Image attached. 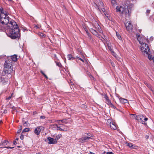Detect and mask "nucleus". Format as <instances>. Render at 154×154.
Returning a JSON list of instances; mask_svg holds the SVG:
<instances>
[{
    "label": "nucleus",
    "instance_id": "2",
    "mask_svg": "<svg viewBox=\"0 0 154 154\" xmlns=\"http://www.w3.org/2000/svg\"><path fill=\"white\" fill-rule=\"evenodd\" d=\"M137 38L141 44V49L143 53H145L146 54H148V52L149 51V49L147 45H146L145 43V40H146L145 38H140L139 35H137Z\"/></svg>",
    "mask_w": 154,
    "mask_h": 154
},
{
    "label": "nucleus",
    "instance_id": "27",
    "mask_svg": "<svg viewBox=\"0 0 154 154\" xmlns=\"http://www.w3.org/2000/svg\"><path fill=\"white\" fill-rule=\"evenodd\" d=\"M103 96H104V98L106 99V100L109 99L108 97L106 94H104L103 95Z\"/></svg>",
    "mask_w": 154,
    "mask_h": 154
},
{
    "label": "nucleus",
    "instance_id": "61",
    "mask_svg": "<svg viewBox=\"0 0 154 154\" xmlns=\"http://www.w3.org/2000/svg\"><path fill=\"white\" fill-rule=\"evenodd\" d=\"M133 119H134V116H133Z\"/></svg>",
    "mask_w": 154,
    "mask_h": 154
},
{
    "label": "nucleus",
    "instance_id": "36",
    "mask_svg": "<svg viewBox=\"0 0 154 154\" xmlns=\"http://www.w3.org/2000/svg\"><path fill=\"white\" fill-rule=\"evenodd\" d=\"M60 120V121L62 122V123H63L64 122H65L66 121V119H63L62 120Z\"/></svg>",
    "mask_w": 154,
    "mask_h": 154
},
{
    "label": "nucleus",
    "instance_id": "10",
    "mask_svg": "<svg viewBox=\"0 0 154 154\" xmlns=\"http://www.w3.org/2000/svg\"><path fill=\"white\" fill-rule=\"evenodd\" d=\"M144 118L143 116L142 115H139L137 116L136 119L138 121L142 123L143 124V119Z\"/></svg>",
    "mask_w": 154,
    "mask_h": 154
},
{
    "label": "nucleus",
    "instance_id": "3",
    "mask_svg": "<svg viewBox=\"0 0 154 154\" xmlns=\"http://www.w3.org/2000/svg\"><path fill=\"white\" fill-rule=\"evenodd\" d=\"M5 67L2 72V74L5 75L11 73L13 71V67L12 64V60H8L5 61L4 64Z\"/></svg>",
    "mask_w": 154,
    "mask_h": 154
},
{
    "label": "nucleus",
    "instance_id": "17",
    "mask_svg": "<svg viewBox=\"0 0 154 154\" xmlns=\"http://www.w3.org/2000/svg\"><path fill=\"white\" fill-rule=\"evenodd\" d=\"M67 57L68 59L69 60H72L75 59L74 57L72 56V55L70 54L67 55Z\"/></svg>",
    "mask_w": 154,
    "mask_h": 154
},
{
    "label": "nucleus",
    "instance_id": "62",
    "mask_svg": "<svg viewBox=\"0 0 154 154\" xmlns=\"http://www.w3.org/2000/svg\"><path fill=\"white\" fill-rule=\"evenodd\" d=\"M97 27H98V26H99L98 24H97Z\"/></svg>",
    "mask_w": 154,
    "mask_h": 154
},
{
    "label": "nucleus",
    "instance_id": "54",
    "mask_svg": "<svg viewBox=\"0 0 154 154\" xmlns=\"http://www.w3.org/2000/svg\"><path fill=\"white\" fill-rule=\"evenodd\" d=\"M153 39V37H151L150 38V39H151V40H152Z\"/></svg>",
    "mask_w": 154,
    "mask_h": 154
},
{
    "label": "nucleus",
    "instance_id": "44",
    "mask_svg": "<svg viewBox=\"0 0 154 154\" xmlns=\"http://www.w3.org/2000/svg\"><path fill=\"white\" fill-rule=\"evenodd\" d=\"M22 129V126L21 125H20L19 129L21 130Z\"/></svg>",
    "mask_w": 154,
    "mask_h": 154
},
{
    "label": "nucleus",
    "instance_id": "6",
    "mask_svg": "<svg viewBox=\"0 0 154 154\" xmlns=\"http://www.w3.org/2000/svg\"><path fill=\"white\" fill-rule=\"evenodd\" d=\"M107 125L108 126H109L111 129L115 130L116 129L117 127L116 123L112 121L110 119H108L107 121Z\"/></svg>",
    "mask_w": 154,
    "mask_h": 154
},
{
    "label": "nucleus",
    "instance_id": "12",
    "mask_svg": "<svg viewBox=\"0 0 154 154\" xmlns=\"http://www.w3.org/2000/svg\"><path fill=\"white\" fill-rule=\"evenodd\" d=\"M40 127V126L38 127L34 130V132L37 135H38L40 133L41 131Z\"/></svg>",
    "mask_w": 154,
    "mask_h": 154
},
{
    "label": "nucleus",
    "instance_id": "29",
    "mask_svg": "<svg viewBox=\"0 0 154 154\" xmlns=\"http://www.w3.org/2000/svg\"><path fill=\"white\" fill-rule=\"evenodd\" d=\"M76 58H77V59H79V60H81V61H82V62H84V60H83L82 59V58H80L79 57H76Z\"/></svg>",
    "mask_w": 154,
    "mask_h": 154
},
{
    "label": "nucleus",
    "instance_id": "18",
    "mask_svg": "<svg viewBox=\"0 0 154 154\" xmlns=\"http://www.w3.org/2000/svg\"><path fill=\"white\" fill-rule=\"evenodd\" d=\"M8 143V141L5 140L2 143V145L3 146H5Z\"/></svg>",
    "mask_w": 154,
    "mask_h": 154
},
{
    "label": "nucleus",
    "instance_id": "15",
    "mask_svg": "<svg viewBox=\"0 0 154 154\" xmlns=\"http://www.w3.org/2000/svg\"><path fill=\"white\" fill-rule=\"evenodd\" d=\"M106 103L107 104L109 105L111 107H113L114 108V106L111 103L110 100L109 99H108L106 100Z\"/></svg>",
    "mask_w": 154,
    "mask_h": 154
},
{
    "label": "nucleus",
    "instance_id": "45",
    "mask_svg": "<svg viewBox=\"0 0 154 154\" xmlns=\"http://www.w3.org/2000/svg\"><path fill=\"white\" fill-rule=\"evenodd\" d=\"M13 143L14 145H15L17 144V142L16 141H14L13 142Z\"/></svg>",
    "mask_w": 154,
    "mask_h": 154
},
{
    "label": "nucleus",
    "instance_id": "47",
    "mask_svg": "<svg viewBox=\"0 0 154 154\" xmlns=\"http://www.w3.org/2000/svg\"><path fill=\"white\" fill-rule=\"evenodd\" d=\"M12 109H13L14 110V111H15V109H15V107L14 106H13L12 107Z\"/></svg>",
    "mask_w": 154,
    "mask_h": 154
},
{
    "label": "nucleus",
    "instance_id": "4",
    "mask_svg": "<svg viewBox=\"0 0 154 154\" xmlns=\"http://www.w3.org/2000/svg\"><path fill=\"white\" fill-rule=\"evenodd\" d=\"M0 22L2 24L7 25V28L8 25L10 23L8 15L4 14V12H3L2 11L0 15Z\"/></svg>",
    "mask_w": 154,
    "mask_h": 154
},
{
    "label": "nucleus",
    "instance_id": "16",
    "mask_svg": "<svg viewBox=\"0 0 154 154\" xmlns=\"http://www.w3.org/2000/svg\"><path fill=\"white\" fill-rule=\"evenodd\" d=\"M119 100L120 102L122 103H128V100L126 99L122 98H120Z\"/></svg>",
    "mask_w": 154,
    "mask_h": 154
},
{
    "label": "nucleus",
    "instance_id": "20",
    "mask_svg": "<svg viewBox=\"0 0 154 154\" xmlns=\"http://www.w3.org/2000/svg\"><path fill=\"white\" fill-rule=\"evenodd\" d=\"M85 32H86V34H87V35L90 38L91 37L90 35V33H89L88 31L86 28H85Z\"/></svg>",
    "mask_w": 154,
    "mask_h": 154
},
{
    "label": "nucleus",
    "instance_id": "1",
    "mask_svg": "<svg viewBox=\"0 0 154 154\" xmlns=\"http://www.w3.org/2000/svg\"><path fill=\"white\" fill-rule=\"evenodd\" d=\"M20 31L16 22L14 21H10L7 28V34L8 36L13 39L19 38L20 36Z\"/></svg>",
    "mask_w": 154,
    "mask_h": 154
},
{
    "label": "nucleus",
    "instance_id": "9",
    "mask_svg": "<svg viewBox=\"0 0 154 154\" xmlns=\"http://www.w3.org/2000/svg\"><path fill=\"white\" fill-rule=\"evenodd\" d=\"M47 139L49 141L48 143L49 144H54L56 143L55 139H54L53 138H51L50 137H48Z\"/></svg>",
    "mask_w": 154,
    "mask_h": 154
},
{
    "label": "nucleus",
    "instance_id": "22",
    "mask_svg": "<svg viewBox=\"0 0 154 154\" xmlns=\"http://www.w3.org/2000/svg\"><path fill=\"white\" fill-rule=\"evenodd\" d=\"M91 32L94 34L96 35L97 33L96 30L93 29H91Z\"/></svg>",
    "mask_w": 154,
    "mask_h": 154
},
{
    "label": "nucleus",
    "instance_id": "58",
    "mask_svg": "<svg viewBox=\"0 0 154 154\" xmlns=\"http://www.w3.org/2000/svg\"><path fill=\"white\" fill-rule=\"evenodd\" d=\"M102 32V30H100V32L101 33Z\"/></svg>",
    "mask_w": 154,
    "mask_h": 154
},
{
    "label": "nucleus",
    "instance_id": "8",
    "mask_svg": "<svg viewBox=\"0 0 154 154\" xmlns=\"http://www.w3.org/2000/svg\"><path fill=\"white\" fill-rule=\"evenodd\" d=\"M127 29L128 31L131 30L132 29V25L130 22H127L125 23Z\"/></svg>",
    "mask_w": 154,
    "mask_h": 154
},
{
    "label": "nucleus",
    "instance_id": "11",
    "mask_svg": "<svg viewBox=\"0 0 154 154\" xmlns=\"http://www.w3.org/2000/svg\"><path fill=\"white\" fill-rule=\"evenodd\" d=\"M126 144L128 147L130 148L131 149H136L137 146L134 145H133L132 143H130L126 142Z\"/></svg>",
    "mask_w": 154,
    "mask_h": 154
},
{
    "label": "nucleus",
    "instance_id": "26",
    "mask_svg": "<svg viewBox=\"0 0 154 154\" xmlns=\"http://www.w3.org/2000/svg\"><path fill=\"white\" fill-rule=\"evenodd\" d=\"M116 36H117V38H118L119 39H121V36L120 35H119V34H118V33H117L116 32Z\"/></svg>",
    "mask_w": 154,
    "mask_h": 154
},
{
    "label": "nucleus",
    "instance_id": "41",
    "mask_svg": "<svg viewBox=\"0 0 154 154\" xmlns=\"http://www.w3.org/2000/svg\"><path fill=\"white\" fill-rule=\"evenodd\" d=\"M43 75L45 77L46 79H48V77L45 73H44Z\"/></svg>",
    "mask_w": 154,
    "mask_h": 154
},
{
    "label": "nucleus",
    "instance_id": "7",
    "mask_svg": "<svg viewBox=\"0 0 154 154\" xmlns=\"http://www.w3.org/2000/svg\"><path fill=\"white\" fill-rule=\"evenodd\" d=\"M91 134H89L88 137H85L79 138L78 139V141L80 143H83L86 141L87 140H89L92 137Z\"/></svg>",
    "mask_w": 154,
    "mask_h": 154
},
{
    "label": "nucleus",
    "instance_id": "52",
    "mask_svg": "<svg viewBox=\"0 0 154 154\" xmlns=\"http://www.w3.org/2000/svg\"><path fill=\"white\" fill-rule=\"evenodd\" d=\"M88 75H89V76H90V75H91V74H90V73H88Z\"/></svg>",
    "mask_w": 154,
    "mask_h": 154
},
{
    "label": "nucleus",
    "instance_id": "48",
    "mask_svg": "<svg viewBox=\"0 0 154 154\" xmlns=\"http://www.w3.org/2000/svg\"><path fill=\"white\" fill-rule=\"evenodd\" d=\"M144 120L145 121H146L147 120H148V118H144Z\"/></svg>",
    "mask_w": 154,
    "mask_h": 154
},
{
    "label": "nucleus",
    "instance_id": "53",
    "mask_svg": "<svg viewBox=\"0 0 154 154\" xmlns=\"http://www.w3.org/2000/svg\"><path fill=\"white\" fill-rule=\"evenodd\" d=\"M151 91H152V92L153 93H154V90H152V89H151Z\"/></svg>",
    "mask_w": 154,
    "mask_h": 154
},
{
    "label": "nucleus",
    "instance_id": "49",
    "mask_svg": "<svg viewBox=\"0 0 154 154\" xmlns=\"http://www.w3.org/2000/svg\"><path fill=\"white\" fill-rule=\"evenodd\" d=\"M145 138L147 139H148L149 138V136H147V135H146V136L145 137Z\"/></svg>",
    "mask_w": 154,
    "mask_h": 154
},
{
    "label": "nucleus",
    "instance_id": "55",
    "mask_svg": "<svg viewBox=\"0 0 154 154\" xmlns=\"http://www.w3.org/2000/svg\"><path fill=\"white\" fill-rule=\"evenodd\" d=\"M90 153H91V154H94V153L91 152H90Z\"/></svg>",
    "mask_w": 154,
    "mask_h": 154
},
{
    "label": "nucleus",
    "instance_id": "19",
    "mask_svg": "<svg viewBox=\"0 0 154 154\" xmlns=\"http://www.w3.org/2000/svg\"><path fill=\"white\" fill-rule=\"evenodd\" d=\"M29 131V128H26L24 129L22 131V133Z\"/></svg>",
    "mask_w": 154,
    "mask_h": 154
},
{
    "label": "nucleus",
    "instance_id": "21",
    "mask_svg": "<svg viewBox=\"0 0 154 154\" xmlns=\"http://www.w3.org/2000/svg\"><path fill=\"white\" fill-rule=\"evenodd\" d=\"M149 51L148 54H147L148 55V58L150 60H152V58H153V57H152L151 55L149 54Z\"/></svg>",
    "mask_w": 154,
    "mask_h": 154
},
{
    "label": "nucleus",
    "instance_id": "32",
    "mask_svg": "<svg viewBox=\"0 0 154 154\" xmlns=\"http://www.w3.org/2000/svg\"><path fill=\"white\" fill-rule=\"evenodd\" d=\"M89 77L91 79H93L94 80L95 79V78L91 75H90Z\"/></svg>",
    "mask_w": 154,
    "mask_h": 154
},
{
    "label": "nucleus",
    "instance_id": "42",
    "mask_svg": "<svg viewBox=\"0 0 154 154\" xmlns=\"http://www.w3.org/2000/svg\"><path fill=\"white\" fill-rule=\"evenodd\" d=\"M43 75L45 77L46 79H48V77L45 73H44Z\"/></svg>",
    "mask_w": 154,
    "mask_h": 154
},
{
    "label": "nucleus",
    "instance_id": "59",
    "mask_svg": "<svg viewBox=\"0 0 154 154\" xmlns=\"http://www.w3.org/2000/svg\"><path fill=\"white\" fill-rule=\"evenodd\" d=\"M36 27L37 28H38V27H37V26H36Z\"/></svg>",
    "mask_w": 154,
    "mask_h": 154
},
{
    "label": "nucleus",
    "instance_id": "5",
    "mask_svg": "<svg viewBox=\"0 0 154 154\" xmlns=\"http://www.w3.org/2000/svg\"><path fill=\"white\" fill-rule=\"evenodd\" d=\"M116 11L119 13L121 16L123 15H126L127 10H126L124 6H117L116 7Z\"/></svg>",
    "mask_w": 154,
    "mask_h": 154
},
{
    "label": "nucleus",
    "instance_id": "64",
    "mask_svg": "<svg viewBox=\"0 0 154 154\" xmlns=\"http://www.w3.org/2000/svg\"><path fill=\"white\" fill-rule=\"evenodd\" d=\"M34 113H36V112H34Z\"/></svg>",
    "mask_w": 154,
    "mask_h": 154
},
{
    "label": "nucleus",
    "instance_id": "51",
    "mask_svg": "<svg viewBox=\"0 0 154 154\" xmlns=\"http://www.w3.org/2000/svg\"><path fill=\"white\" fill-rule=\"evenodd\" d=\"M152 60L154 63V57H153V58H152Z\"/></svg>",
    "mask_w": 154,
    "mask_h": 154
},
{
    "label": "nucleus",
    "instance_id": "13",
    "mask_svg": "<svg viewBox=\"0 0 154 154\" xmlns=\"http://www.w3.org/2000/svg\"><path fill=\"white\" fill-rule=\"evenodd\" d=\"M12 60V63L13 61H16L17 60V56L16 55H14L11 56V59Z\"/></svg>",
    "mask_w": 154,
    "mask_h": 154
},
{
    "label": "nucleus",
    "instance_id": "14",
    "mask_svg": "<svg viewBox=\"0 0 154 154\" xmlns=\"http://www.w3.org/2000/svg\"><path fill=\"white\" fill-rule=\"evenodd\" d=\"M53 137L54 138H55V140L56 143H57V140L62 137V135L61 134H59L58 135H54L53 136Z\"/></svg>",
    "mask_w": 154,
    "mask_h": 154
},
{
    "label": "nucleus",
    "instance_id": "35",
    "mask_svg": "<svg viewBox=\"0 0 154 154\" xmlns=\"http://www.w3.org/2000/svg\"><path fill=\"white\" fill-rule=\"evenodd\" d=\"M106 154H114L112 152H107L106 153Z\"/></svg>",
    "mask_w": 154,
    "mask_h": 154
},
{
    "label": "nucleus",
    "instance_id": "46",
    "mask_svg": "<svg viewBox=\"0 0 154 154\" xmlns=\"http://www.w3.org/2000/svg\"><path fill=\"white\" fill-rule=\"evenodd\" d=\"M21 130H20V129H19L17 131V133H20L21 132Z\"/></svg>",
    "mask_w": 154,
    "mask_h": 154
},
{
    "label": "nucleus",
    "instance_id": "37",
    "mask_svg": "<svg viewBox=\"0 0 154 154\" xmlns=\"http://www.w3.org/2000/svg\"><path fill=\"white\" fill-rule=\"evenodd\" d=\"M131 115L132 116H134V119H136V118L137 116L136 115L134 114H131Z\"/></svg>",
    "mask_w": 154,
    "mask_h": 154
},
{
    "label": "nucleus",
    "instance_id": "39",
    "mask_svg": "<svg viewBox=\"0 0 154 154\" xmlns=\"http://www.w3.org/2000/svg\"><path fill=\"white\" fill-rule=\"evenodd\" d=\"M4 147L5 148H7L8 149H9V148L12 149V148H14V147H9V146H5V147Z\"/></svg>",
    "mask_w": 154,
    "mask_h": 154
},
{
    "label": "nucleus",
    "instance_id": "60",
    "mask_svg": "<svg viewBox=\"0 0 154 154\" xmlns=\"http://www.w3.org/2000/svg\"><path fill=\"white\" fill-rule=\"evenodd\" d=\"M15 111H16V112H17V110H16V109H15Z\"/></svg>",
    "mask_w": 154,
    "mask_h": 154
},
{
    "label": "nucleus",
    "instance_id": "38",
    "mask_svg": "<svg viewBox=\"0 0 154 154\" xmlns=\"http://www.w3.org/2000/svg\"><path fill=\"white\" fill-rule=\"evenodd\" d=\"M53 126L54 127H58V126L57 124H54L53 125Z\"/></svg>",
    "mask_w": 154,
    "mask_h": 154
},
{
    "label": "nucleus",
    "instance_id": "30",
    "mask_svg": "<svg viewBox=\"0 0 154 154\" xmlns=\"http://www.w3.org/2000/svg\"><path fill=\"white\" fill-rule=\"evenodd\" d=\"M150 10H147L146 12V14L147 15H148V14L150 13Z\"/></svg>",
    "mask_w": 154,
    "mask_h": 154
},
{
    "label": "nucleus",
    "instance_id": "63",
    "mask_svg": "<svg viewBox=\"0 0 154 154\" xmlns=\"http://www.w3.org/2000/svg\"><path fill=\"white\" fill-rule=\"evenodd\" d=\"M34 113H36V112H34Z\"/></svg>",
    "mask_w": 154,
    "mask_h": 154
},
{
    "label": "nucleus",
    "instance_id": "33",
    "mask_svg": "<svg viewBox=\"0 0 154 154\" xmlns=\"http://www.w3.org/2000/svg\"><path fill=\"white\" fill-rule=\"evenodd\" d=\"M45 116H41L40 117V119H45Z\"/></svg>",
    "mask_w": 154,
    "mask_h": 154
},
{
    "label": "nucleus",
    "instance_id": "43",
    "mask_svg": "<svg viewBox=\"0 0 154 154\" xmlns=\"http://www.w3.org/2000/svg\"><path fill=\"white\" fill-rule=\"evenodd\" d=\"M43 75L45 77L46 79H48V77L45 73H44Z\"/></svg>",
    "mask_w": 154,
    "mask_h": 154
},
{
    "label": "nucleus",
    "instance_id": "23",
    "mask_svg": "<svg viewBox=\"0 0 154 154\" xmlns=\"http://www.w3.org/2000/svg\"><path fill=\"white\" fill-rule=\"evenodd\" d=\"M111 4L113 6L116 5V0H111Z\"/></svg>",
    "mask_w": 154,
    "mask_h": 154
},
{
    "label": "nucleus",
    "instance_id": "57",
    "mask_svg": "<svg viewBox=\"0 0 154 154\" xmlns=\"http://www.w3.org/2000/svg\"><path fill=\"white\" fill-rule=\"evenodd\" d=\"M16 140H18V138H17L16 139Z\"/></svg>",
    "mask_w": 154,
    "mask_h": 154
},
{
    "label": "nucleus",
    "instance_id": "25",
    "mask_svg": "<svg viewBox=\"0 0 154 154\" xmlns=\"http://www.w3.org/2000/svg\"><path fill=\"white\" fill-rule=\"evenodd\" d=\"M28 124H29V123H28V122H24L23 123V125L25 127H27L28 125Z\"/></svg>",
    "mask_w": 154,
    "mask_h": 154
},
{
    "label": "nucleus",
    "instance_id": "28",
    "mask_svg": "<svg viewBox=\"0 0 154 154\" xmlns=\"http://www.w3.org/2000/svg\"><path fill=\"white\" fill-rule=\"evenodd\" d=\"M12 95L13 94H12L10 96H9L8 97L6 98V100H10L11 98Z\"/></svg>",
    "mask_w": 154,
    "mask_h": 154
},
{
    "label": "nucleus",
    "instance_id": "40",
    "mask_svg": "<svg viewBox=\"0 0 154 154\" xmlns=\"http://www.w3.org/2000/svg\"><path fill=\"white\" fill-rule=\"evenodd\" d=\"M57 65L59 67H60L61 66V64L60 63H57Z\"/></svg>",
    "mask_w": 154,
    "mask_h": 154
},
{
    "label": "nucleus",
    "instance_id": "24",
    "mask_svg": "<svg viewBox=\"0 0 154 154\" xmlns=\"http://www.w3.org/2000/svg\"><path fill=\"white\" fill-rule=\"evenodd\" d=\"M57 130H59L60 131H64L65 130H64V129L61 128V127L60 126H58L57 127Z\"/></svg>",
    "mask_w": 154,
    "mask_h": 154
},
{
    "label": "nucleus",
    "instance_id": "50",
    "mask_svg": "<svg viewBox=\"0 0 154 154\" xmlns=\"http://www.w3.org/2000/svg\"><path fill=\"white\" fill-rule=\"evenodd\" d=\"M40 72L42 74V75H43L44 73L42 70Z\"/></svg>",
    "mask_w": 154,
    "mask_h": 154
},
{
    "label": "nucleus",
    "instance_id": "56",
    "mask_svg": "<svg viewBox=\"0 0 154 154\" xmlns=\"http://www.w3.org/2000/svg\"><path fill=\"white\" fill-rule=\"evenodd\" d=\"M83 28H84V29H85V28H86V26H83Z\"/></svg>",
    "mask_w": 154,
    "mask_h": 154
},
{
    "label": "nucleus",
    "instance_id": "31",
    "mask_svg": "<svg viewBox=\"0 0 154 154\" xmlns=\"http://www.w3.org/2000/svg\"><path fill=\"white\" fill-rule=\"evenodd\" d=\"M20 138V139H21L22 140H23V139L24 136L22 134H21Z\"/></svg>",
    "mask_w": 154,
    "mask_h": 154
},
{
    "label": "nucleus",
    "instance_id": "34",
    "mask_svg": "<svg viewBox=\"0 0 154 154\" xmlns=\"http://www.w3.org/2000/svg\"><path fill=\"white\" fill-rule=\"evenodd\" d=\"M57 122L59 125H62L60 123V120H58L56 121Z\"/></svg>",
    "mask_w": 154,
    "mask_h": 154
}]
</instances>
